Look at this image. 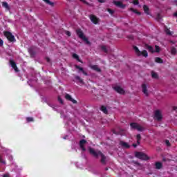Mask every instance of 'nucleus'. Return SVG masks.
Wrapping results in <instances>:
<instances>
[{
	"label": "nucleus",
	"mask_w": 177,
	"mask_h": 177,
	"mask_svg": "<svg viewBox=\"0 0 177 177\" xmlns=\"http://www.w3.org/2000/svg\"><path fill=\"white\" fill-rule=\"evenodd\" d=\"M156 169H161L162 168V164L160 162H157L156 164Z\"/></svg>",
	"instance_id": "obj_23"
},
{
	"label": "nucleus",
	"mask_w": 177,
	"mask_h": 177,
	"mask_svg": "<svg viewBox=\"0 0 177 177\" xmlns=\"http://www.w3.org/2000/svg\"><path fill=\"white\" fill-rule=\"evenodd\" d=\"M156 19L161 20V15L160 14L157 15Z\"/></svg>",
	"instance_id": "obj_42"
},
{
	"label": "nucleus",
	"mask_w": 177,
	"mask_h": 177,
	"mask_svg": "<svg viewBox=\"0 0 177 177\" xmlns=\"http://www.w3.org/2000/svg\"><path fill=\"white\" fill-rule=\"evenodd\" d=\"M129 39H133V36H129Z\"/></svg>",
	"instance_id": "obj_52"
},
{
	"label": "nucleus",
	"mask_w": 177,
	"mask_h": 177,
	"mask_svg": "<svg viewBox=\"0 0 177 177\" xmlns=\"http://www.w3.org/2000/svg\"><path fill=\"white\" fill-rule=\"evenodd\" d=\"M9 63L10 66L15 70V73H19V68H17V65H16V62L13 59H10Z\"/></svg>",
	"instance_id": "obj_8"
},
{
	"label": "nucleus",
	"mask_w": 177,
	"mask_h": 177,
	"mask_svg": "<svg viewBox=\"0 0 177 177\" xmlns=\"http://www.w3.org/2000/svg\"><path fill=\"white\" fill-rule=\"evenodd\" d=\"M28 53L30 55V57H32V58L35 57L36 53H35V50H34V48L32 47H30V48H28Z\"/></svg>",
	"instance_id": "obj_17"
},
{
	"label": "nucleus",
	"mask_w": 177,
	"mask_h": 177,
	"mask_svg": "<svg viewBox=\"0 0 177 177\" xmlns=\"http://www.w3.org/2000/svg\"><path fill=\"white\" fill-rule=\"evenodd\" d=\"M2 6H3V8H6V9L7 10H10V7L9 6V4H8L7 2H3L2 3Z\"/></svg>",
	"instance_id": "obj_21"
},
{
	"label": "nucleus",
	"mask_w": 177,
	"mask_h": 177,
	"mask_svg": "<svg viewBox=\"0 0 177 177\" xmlns=\"http://www.w3.org/2000/svg\"><path fill=\"white\" fill-rule=\"evenodd\" d=\"M75 68H77V70H79L78 73H81V72H82V74H84V75H86V76H88V72L84 71V68H82V67H80V66H78V65H75Z\"/></svg>",
	"instance_id": "obj_13"
},
{
	"label": "nucleus",
	"mask_w": 177,
	"mask_h": 177,
	"mask_svg": "<svg viewBox=\"0 0 177 177\" xmlns=\"http://www.w3.org/2000/svg\"><path fill=\"white\" fill-rule=\"evenodd\" d=\"M76 34H77V37L79 38H80V39H82V41H84V42L87 45H91V41H89L88 38L86 37H85V35L84 34V32L82 31V30H81L80 28L77 29L76 30Z\"/></svg>",
	"instance_id": "obj_2"
},
{
	"label": "nucleus",
	"mask_w": 177,
	"mask_h": 177,
	"mask_svg": "<svg viewBox=\"0 0 177 177\" xmlns=\"http://www.w3.org/2000/svg\"><path fill=\"white\" fill-rule=\"evenodd\" d=\"M65 99L66 100H68L69 102H72V103H73V104H77V100H74L73 98V97H71V95H70V94L66 93L65 95Z\"/></svg>",
	"instance_id": "obj_11"
},
{
	"label": "nucleus",
	"mask_w": 177,
	"mask_h": 177,
	"mask_svg": "<svg viewBox=\"0 0 177 177\" xmlns=\"http://www.w3.org/2000/svg\"><path fill=\"white\" fill-rule=\"evenodd\" d=\"M177 50L175 48V47L171 48V55H176Z\"/></svg>",
	"instance_id": "obj_34"
},
{
	"label": "nucleus",
	"mask_w": 177,
	"mask_h": 177,
	"mask_svg": "<svg viewBox=\"0 0 177 177\" xmlns=\"http://www.w3.org/2000/svg\"><path fill=\"white\" fill-rule=\"evenodd\" d=\"M133 49H134L137 56H140V54H141L140 50H139V48L136 46H133Z\"/></svg>",
	"instance_id": "obj_22"
},
{
	"label": "nucleus",
	"mask_w": 177,
	"mask_h": 177,
	"mask_svg": "<svg viewBox=\"0 0 177 177\" xmlns=\"http://www.w3.org/2000/svg\"><path fill=\"white\" fill-rule=\"evenodd\" d=\"M142 88L144 95H145V96H149V93L147 92V86L146 84H142Z\"/></svg>",
	"instance_id": "obj_16"
},
{
	"label": "nucleus",
	"mask_w": 177,
	"mask_h": 177,
	"mask_svg": "<svg viewBox=\"0 0 177 177\" xmlns=\"http://www.w3.org/2000/svg\"><path fill=\"white\" fill-rule=\"evenodd\" d=\"M65 34L68 36V37H71V32L68 30H66L65 32Z\"/></svg>",
	"instance_id": "obj_38"
},
{
	"label": "nucleus",
	"mask_w": 177,
	"mask_h": 177,
	"mask_svg": "<svg viewBox=\"0 0 177 177\" xmlns=\"http://www.w3.org/2000/svg\"><path fill=\"white\" fill-rule=\"evenodd\" d=\"M165 144L167 145V146H171V143L167 140H165Z\"/></svg>",
	"instance_id": "obj_46"
},
{
	"label": "nucleus",
	"mask_w": 177,
	"mask_h": 177,
	"mask_svg": "<svg viewBox=\"0 0 177 177\" xmlns=\"http://www.w3.org/2000/svg\"><path fill=\"white\" fill-rule=\"evenodd\" d=\"M58 101L59 102V103H61V104H63V103H64L63 99H62V97H60V96L58 97Z\"/></svg>",
	"instance_id": "obj_39"
},
{
	"label": "nucleus",
	"mask_w": 177,
	"mask_h": 177,
	"mask_svg": "<svg viewBox=\"0 0 177 177\" xmlns=\"http://www.w3.org/2000/svg\"><path fill=\"white\" fill-rule=\"evenodd\" d=\"M81 2H83V3H85V5H88V6H93V4H91L88 3L86 0H80Z\"/></svg>",
	"instance_id": "obj_33"
},
{
	"label": "nucleus",
	"mask_w": 177,
	"mask_h": 177,
	"mask_svg": "<svg viewBox=\"0 0 177 177\" xmlns=\"http://www.w3.org/2000/svg\"><path fill=\"white\" fill-rule=\"evenodd\" d=\"M131 162L132 164H135V165H138V167H140V163L138 161L132 160Z\"/></svg>",
	"instance_id": "obj_35"
},
{
	"label": "nucleus",
	"mask_w": 177,
	"mask_h": 177,
	"mask_svg": "<svg viewBox=\"0 0 177 177\" xmlns=\"http://www.w3.org/2000/svg\"><path fill=\"white\" fill-rule=\"evenodd\" d=\"M98 2H100V3H104V2H106V0H98Z\"/></svg>",
	"instance_id": "obj_48"
},
{
	"label": "nucleus",
	"mask_w": 177,
	"mask_h": 177,
	"mask_svg": "<svg viewBox=\"0 0 177 177\" xmlns=\"http://www.w3.org/2000/svg\"><path fill=\"white\" fill-rule=\"evenodd\" d=\"M73 59H75L76 60H77V62H80V63H82V61L81 59H80V57L78 56V55L74 53L73 55Z\"/></svg>",
	"instance_id": "obj_26"
},
{
	"label": "nucleus",
	"mask_w": 177,
	"mask_h": 177,
	"mask_svg": "<svg viewBox=\"0 0 177 177\" xmlns=\"http://www.w3.org/2000/svg\"><path fill=\"white\" fill-rule=\"evenodd\" d=\"M114 91L117 92L118 93H120V95H124L125 94V90L124 88H121L120 86H115L113 87Z\"/></svg>",
	"instance_id": "obj_6"
},
{
	"label": "nucleus",
	"mask_w": 177,
	"mask_h": 177,
	"mask_svg": "<svg viewBox=\"0 0 177 177\" xmlns=\"http://www.w3.org/2000/svg\"><path fill=\"white\" fill-rule=\"evenodd\" d=\"M146 48L149 52H151V53H154V48L151 46L147 45Z\"/></svg>",
	"instance_id": "obj_19"
},
{
	"label": "nucleus",
	"mask_w": 177,
	"mask_h": 177,
	"mask_svg": "<svg viewBox=\"0 0 177 177\" xmlns=\"http://www.w3.org/2000/svg\"><path fill=\"white\" fill-rule=\"evenodd\" d=\"M119 145L123 148V149H129L131 147L130 145H128V142H125L122 140L120 141Z\"/></svg>",
	"instance_id": "obj_14"
},
{
	"label": "nucleus",
	"mask_w": 177,
	"mask_h": 177,
	"mask_svg": "<svg viewBox=\"0 0 177 177\" xmlns=\"http://www.w3.org/2000/svg\"><path fill=\"white\" fill-rule=\"evenodd\" d=\"M28 122H31V121H34L32 118H26Z\"/></svg>",
	"instance_id": "obj_40"
},
{
	"label": "nucleus",
	"mask_w": 177,
	"mask_h": 177,
	"mask_svg": "<svg viewBox=\"0 0 177 177\" xmlns=\"http://www.w3.org/2000/svg\"><path fill=\"white\" fill-rule=\"evenodd\" d=\"M113 133H114L115 135H118V133L117 132H115V131H113Z\"/></svg>",
	"instance_id": "obj_54"
},
{
	"label": "nucleus",
	"mask_w": 177,
	"mask_h": 177,
	"mask_svg": "<svg viewBox=\"0 0 177 177\" xmlns=\"http://www.w3.org/2000/svg\"><path fill=\"white\" fill-rule=\"evenodd\" d=\"M135 157L138 158V160H142L144 161H147L150 160V157H149L146 153L140 151L135 152Z\"/></svg>",
	"instance_id": "obj_3"
},
{
	"label": "nucleus",
	"mask_w": 177,
	"mask_h": 177,
	"mask_svg": "<svg viewBox=\"0 0 177 177\" xmlns=\"http://www.w3.org/2000/svg\"><path fill=\"white\" fill-rule=\"evenodd\" d=\"M89 17L93 24H97L100 21V19L93 15H90Z\"/></svg>",
	"instance_id": "obj_9"
},
{
	"label": "nucleus",
	"mask_w": 177,
	"mask_h": 177,
	"mask_svg": "<svg viewBox=\"0 0 177 177\" xmlns=\"http://www.w3.org/2000/svg\"><path fill=\"white\" fill-rule=\"evenodd\" d=\"M140 56H144V57H147L149 56V54L147 53V51L146 50L140 51Z\"/></svg>",
	"instance_id": "obj_24"
},
{
	"label": "nucleus",
	"mask_w": 177,
	"mask_h": 177,
	"mask_svg": "<svg viewBox=\"0 0 177 177\" xmlns=\"http://www.w3.org/2000/svg\"><path fill=\"white\" fill-rule=\"evenodd\" d=\"M109 13H110V15H114V10L110 9V8H108L107 9Z\"/></svg>",
	"instance_id": "obj_37"
},
{
	"label": "nucleus",
	"mask_w": 177,
	"mask_h": 177,
	"mask_svg": "<svg viewBox=\"0 0 177 177\" xmlns=\"http://www.w3.org/2000/svg\"><path fill=\"white\" fill-rule=\"evenodd\" d=\"M88 151L90 153V154H91V156H93V157H95V158H97V157H99V156H100L101 157V160H100V162L102 163L103 165H106V156H104V154H103V153H102V151H95V149H93V148L89 147H88Z\"/></svg>",
	"instance_id": "obj_1"
},
{
	"label": "nucleus",
	"mask_w": 177,
	"mask_h": 177,
	"mask_svg": "<svg viewBox=\"0 0 177 177\" xmlns=\"http://www.w3.org/2000/svg\"><path fill=\"white\" fill-rule=\"evenodd\" d=\"M101 111H103V113H104V114H107L108 111H107V108L104 106H102L100 108Z\"/></svg>",
	"instance_id": "obj_30"
},
{
	"label": "nucleus",
	"mask_w": 177,
	"mask_h": 177,
	"mask_svg": "<svg viewBox=\"0 0 177 177\" xmlns=\"http://www.w3.org/2000/svg\"><path fill=\"white\" fill-rule=\"evenodd\" d=\"M166 33L167 35H171V30H169V29H167Z\"/></svg>",
	"instance_id": "obj_43"
},
{
	"label": "nucleus",
	"mask_w": 177,
	"mask_h": 177,
	"mask_svg": "<svg viewBox=\"0 0 177 177\" xmlns=\"http://www.w3.org/2000/svg\"><path fill=\"white\" fill-rule=\"evenodd\" d=\"M133 5H139V0H134L133 1Z\"/></svg>",
	"instance_id": "obj_41"
},
{
	"label": "nucleus",
	"mask_w": 177,
	"mask_h": 177,
	"mask_svg": "<svg viewBox=\"0 0 177 177\" xmlns=\"http://www.w3.org/2000/svg\"><path fill=\"white\" fill-rule=\"evenodd\" d=\"M87 142L86 140H81L79 142L80 147L82 150V151H86V149L85 148V145H86Z\"/></svg>",
	"instance_id": "obj_7"
},
{
	"label": "nucleus",
	"mask_w": 177,
	"mask_h": 177,
	"mask_svg": "<svg viewBox=\"0 0 177 177\" xmlns=\"http://www.w3.org/2000/svg\"><path fill=\"white\" fill-rule=\"evenodd\" d=\"M130 127L131 129H136L139 132H143V131H145V128H143V127L140 126L139 124L136 122L131 123Z\"/></svg>",
	"instance_id": "obj_4"
},
{
	"label": "nucleus",
	"mask_w": 177,
	"mask_h": 177,
	"mask_svg": "<svg viewBox=\"0 0 177 177\" xmlns=\"http://www.w3.org/2000/svg\"><path fill=\"white\" fill-rule=\"evenodd\" d=\"M162 161H164L165 162H167V161H171V160H169V158H162Z\"/></svg>",
	"instance_id": "obj_44"
},
{
	"label": "nucleus",
	"mask_w": 177,
	"mask_h": 177,
	"mask_svg": "<svg viewBox=\"0 0 177 177\" xmlns=\"http://www.w3.org/2000/svg\"><path fill=\"white\" fill-rule=\"evenodd\" d=\"M114 5L118 8H120L121 9H124L125 8V5L123 4L121 1H113Z\"/></svg>",
	"instance_id": "obj_15"
},
{
	"label": "nucleus",
	"mask_w": 177,
	"mask_h": 177,
	"mask_svg": "<svg viewBox=\"0 0 177 177\" xmlns=\"http://www.w3.org/2000/svg\"><path fill=\"white\" fill-rule=\"evenodd\" d=\"M154 118L157 120V121H161L162 120V115H161V112L160 111H155Z\"/></svg>",
	"instance_id": "obj_10"
},
{
	"label": "nucleus",
	"mask_w": 177,
	"mask_h": 177,
	"mask_svg": "<svg viewBox=\"0 0 177 177\" xmlns=\"http://www.w3.org/2000/svg\"><path fill=\"white\" fill-rule=\"evenodd\" d=\"M101 49L102 50H103V52H104V53H107L109 52V50H107V47H106V46H102Z\"/></svg>",
	"instance_id": "obj_32"
},
{
	"label": "nucleus",
	"mask_w": 177,
	"mask_h": 177,
	"mask_svg": "<svg viewBox=\"0 0 177 177\" xmlns=\"http://www.w3.org/2000/svg\"><path fill=\"white\" fill-rule=\"evenodd\" d=\"M1 15H2V12H0V16H1Z\"/></svg>",
	"instance_id": "obj_57"
},
{
	"label": "nucleus",
	"mask_w": 177,
	"mask_h": 177,
	"mask_svg": "<svg viewBox=\"0 0 177 177\" xmlns=\"http://www.w3.org/2000/svg\"><path fill=\"white\" fill-rule=\"evenodd\" d=\"M132 146H133V147H138V145H136V144H133Z\"/></svg>",
	"instance_id": "obj_51"
},
{
	"label": "nucleus",
	"mask_w": 177,
	"mask_h": 177,
	"mask_svg": "<svg viewBox=\"0 0 177 177\" xmlns=\"http://www.w3.org/2000/svg\"><path fill=\"white\" fill-rule=\"evenodd\" d=\"M64 139H67V136H66L65 137H64Z\"/></svg>",
	"instance_id": "obj_56"
},
{
	"label": "nucleus",
	"mask_w": 177,
	"mask_h": 177,
	"mask_svg": "<svg viewBox=\"0 0 177 177\" xmlns=\"http://www.w3.org/2000/svg\"><path fill=\"white\" fill-rule=\"evenodd\" d=\"M155 49L157 53H159L160 50H161V48H160V46H155Z\"/></svg>",
	"instance_id": "obj_36"
},
{
	"label": "nucleus",
	"mask_w": 177,
	"mask_h": 177,
	"mask_svg": "<svg viewBox=\"0 0 177 177\" xmlns=\"http://www.w3.org/2000/svg\"><path fill=\"white\" fill-rule=\"evenodd\" d=\"M3 34L10 42H16V39H15V36L12 34V32L9 31H4Z\"/></svg>",
	"instance_id": "obj_5"
},
{
	"label": "nucleus",
	"mask_w": 177,
	"mask_h": 177,
	"mask_svg": "<svg viewBox=\"0 0 177 177\" xmlns=\"http://www.w3.org/2000/svg\"><path fill=\"white\" fill-rule=\"evenodd\" d=\"M143 10L146 15H150V8L147 5L143 6Z\"/></svg>",
	"instance_id": "obj_18"
},
{
	"label": "nucleus",
	"mask_w": 177,
	"mask_h": 177,
	"mask_svg": "<svg viewBox=\"0 0 177 177\" xmlns=\"http://www.w3.org/2000/svg\"><path fill=\"white\" fill-rule=\"evenodd\" d=\"M136 139H137V145L138 146H139V145H140V140H142V136H140V134H137Z\"/></svg>",
	"instance_id": "obj_20"
},
{
	"label": "nucleus",
	"mask_w": 177,
	"mask_h": 177,
	"mask_svg": "<svg viewBox=\"0 0 177 177\" xmlns=\"http://www.w3.org/2000/svg\"><path fill=\"white\" fill-rule=\"evenodd\" d=\"M151 77L152 78H154L155 80H157V78H158V75L155 73L154 71L151 72Z\"/></svg>",
	"instance_id": "obj_31"
},
{
	"label": "nucleus",
	"mask_w": 177,
	"mask_h": 177,
	"mask_svg": "<svg viewBox=\"0 0 177 177\" xmlns=\"http://www.w3.org/2000/svg\"><path fill=\"white\" fill-rule=\"evenodd\" d=\"M89 67L91 70H94V71H96L97 73H102V69H100L97 65H90Z\"/></svg>",
	"instance_id": "obj_12"
},
{
	"label": "nucleus",
	"mask_w": 177,
	"mask_h": 177,
	"mask_svg": "<svg viewBox=\"0 0 177 177\" xmlns=\"http://www.w3.org/2000/svg\"><path fill=\"white\" fill-rule=\"evenodd\" d=\"M75 80H76L77 81H79L80 84H84V80L81 79V77L78 75L75 76Z\"/></svg>",
	"instance_id": "obj_28"
},
{
	"label": "nucleus",
	"mask_w": 177,
	"mask_h": 177,
	"mask_svg": "<svg viewBox=\"0 0 177 177\" xmlns=\"http://www.w3.org/2000/svg\"><path fill=\"white\" fill-rule=\"evenodd\" d=\"M177 109V107L176 106H174L173 107V110L176 111Z\"/></svg>",
	"instance_id": "obj_53"
},
{
	"label": "nucleus",
	"mask_w": 177,
	"mask_h": 177,
	"mask_svg": "<svg viewBox=\"0 0 177 177\" xmlns=\"http://www.w3.org/2000/svg\"><path fill=\"white\" fill-rule=\"evenodd\" d=\"M129 10H131V12H133V13H136V15H138L139 16H140V15H142V12H138V10L133 9V8H131L129 9Z\"/></svg>",
	"instance_id": "obj_27"
},
{
	"label": "nucleus",
	"mask_w": 177,
	"mask_h": 177,
	"mask_svg": "<svg viewBox=\"0 0 177 177\" xmlns=\"http://www.w3.org/2000/svg\"><path fill=\"white\" fill-rule=\"evenodd\" d=\"M0 162H1V164H6V162H5V160H2V157L0 156Z\"/></svg>",
	"instance_id": "obj_45"
},
{
	"label": "nucleus",
	"mask_w": 177,
	"mask_h": 177,
	"mask_svg": "<svg viewBox=\"0 0 177 177\" xmlns=\"http://www.w3.org/2000/svg\"><path fill=\"white\" fill-rule=\"evenodd\" d=\"M3 177H10V176L9 175V174H6L3 176Z\"/></svg>",
	"instance_id": "obj_50"
},
{
	"label": "nucleus",
	"mask_w": 177,
	"mask_h": 177,
	"mask_svg": "<svg viewBox=\"0 0 177 177\" xmlns=\"http://www.w3.org/2000/svg\"><path fill=\"white\" fill-rule=\"evenodd\" d=\"M46 60L48 62V63L50 62V57H46Z\"/></svg>",
	"instance_id": "obj_49"
},
{
	"label": "nucleus",
	"mask_w": 177,
	"mask_h": 177,
	"mask_svg": "<svg viewBox=\"0 0 177 177\" xmlns=\"http://www.w3.org/2000/svg\"><path fill=\"white\" fill-rule=\"evenodd\" d=\"M155 62L156 63H159L160 64H162V63H164V61L160 57H156Z\"/></svg>",
	"instance_id": "obj_25"
},
{
	"label": "nucleus",
	"mask_w": 177,
	"mask_h": 177,
	"mask_svg": "<svg viewBox=\"0 0 177 177\" xmlns=\"http://www.w3.org/2000/svg\"><path fill=\"white\" fill-rule=\"evenodd\" d=\"M108 170H109V168L106 167L105 171H108Z\"/></svg>",
	"instance_id": "obj_55"
},
{
	"label": "nucleus",
	"mask_w": 177,
	"mask_h": 177,
	"mask_svg": "<svg viewBox=\"0 0 177 177\" xmlns=\"http://www.w3.org/2000/svg\"><path fill=\"white\" fill-rule=\"evenodd\" d=\"M175 2H176V3H177V0H175Z\"/></svg>",
	"instance_id": "obj_58"
},
{
	"label": "nucleus",
	"mask_w": 177,
	"mask_h": 177,
	"mask_svg": "<svg viewBox=\"0 0 177 177\" xmlns=\"http://www.w3.org/2000/svg\"><path fill=\"white\" fill-rule=\"evenodd\" d=\"M0 46H3V40L0 38Z\"/></svg>",
	"instance_id": "obj_47"
},
{
	"label": "nucleus",
	"mask_w": 177,
	"mask_h": 177,
	"mask_svg": "<svg viewBox=\"0 0 177 177\" xmlns=\"http://www.w3.org/2000/svg\"><path fill=\"white\" fill-rule=\"evenodd\" d=\"M47 5H50V6H55V3L50 1L49 0H43Z\"/></svg>",
	"instance_id": "obj_29"
}]
</instances>
